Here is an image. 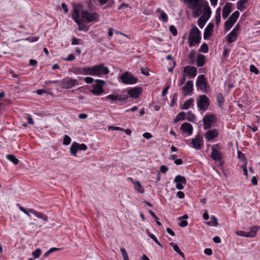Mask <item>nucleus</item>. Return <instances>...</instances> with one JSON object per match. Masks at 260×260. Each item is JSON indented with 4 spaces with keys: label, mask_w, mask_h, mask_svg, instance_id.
Returning a JSON list of instances; mask_svg holds the SVG:
<instances>
[{
    "label": "nucleus",
    "mask_w": 260,
    "mask_h": 260,
    "mask_svg": "<svg viewBox=\"0 0 260 260\" xmlns=\"http://www.w3.org/2000/svg\"><path fill=\"white\" fill-rule=\"evenodd\" d=\"M143 136L146 139H149L152 137V135L150 133L147 132L144 133L143 134Z\"/></svg>",
    "instance_id": "obj_53"
},
{
    "label": "nucleus",
    "mask_w": 260,
    "mask_h": 260,
    "mask_svg": "<svg viewBox=\"0 0 260 260\" xmlns=\"http://www.w3.org/2000/svg\"><path fill=\"white\" fill-rule=\"evenodd\" d=\"M248 0H239L237 3V8L241 11H243L245 9V4L247 2Z\"/></svg>",
    "instance_id": "obj_30"
},
{
    "label": "nucleus",
    "mask_w": 260,
    "mask_h": 260,
    "mask_svg": "<svg viewBox=\"0 0 260 260\" xmlns=\"http://www.w3.org/2000/svg\"><path fill=\"white\" fill-rule=\"evenodd\" d=\"M184 72L187 73L190 77H194L197 75V69L193 67H185Z\"/></svg>",
    "instance_id": "obj_23"
},
{
    "label": "nucleus",
    "mask_w": 260,
    "mask_h": 260,
    "mask_svg": "<svg viewBox=\"0 0 260 260\" xmlns=\"http://www.w3.org/2000/svg\"><path fill=\"white\" fill-rule=\"evenodd\" d=\"M87 146L85 144H79V146H78V150H85L87 149Z\"/></svg>",
    "instance_id": "obj_52"
},
{
    "label": "nucleus",
    "mask_w": 260,
    "mask_h": 260,
    "mask_svg": "<svg viewBox=\"0 0 260 260\" xmlns=\"http://www.w3.org/2000/svg\"><path fill=\"white\" fill-rule=\"evenodd\" d=\"M232 4L231 3H227L222 8V18L223 19H226L228 18L230 14L232 11Z\"/></svg>",
    "instance_id": "obj_16"
},
{
    "label": "nucleus",
    "mask_w": 260,
    "mask_h": 260,
    "mask_svg": "<svg viewBox=\"0 0 260 260\" xmlns=\"http://www.w3.org/2000/svg\"><path fill=\"white\" fill-rule=\"evenodd\" d=\"M169 30L172 32L174 36H176L177 35V30L176 27L174 25H171L169 27Z\"/></svg>",
    "instance_id": "obj_45"
},
{
    "label": "nucleus",
    "mask_w": 260,
    "mask_h": 260,
    "mask_svg": "<svg viewBox=\"0 0 260 260\" xmlns=\"http://www.w3.org/2000/svg\"><path fill=\"white\" fill-rule=\"evenodd\" d=\"M188 224V222L187 221L184 220L182 221L181 222H179V225L181 227H185L187 226Z\"/></svg>",
    "instance_id": "obj_63"
},
{
    "label": "nucleus",
    "mask_w": 260,
    "mask_h": 260,
    "mask_svg": "<svg viewBox=\"0 0 260 260\" xmlns=\"http://www.w3.org/2000/svg\"><path fill=\"white\" fill-rule=\"evenodd\" d=\"M29 212L31 213L32 214H34L37 217L39 218L43 219L44 221H47L48 219V218L47 216H45L43 214L37 212L36 210H35L33 209H29Z\"/></svg>",
    "instance_id": "obj_25"
},
{
    "label": "nucleus",
    "mask_w": 260,
    "mask_h": 260,
    "mask_svg": "<svg viewBox=\"0 0 260 260\" xmlns=\"http://www.w3.org/2000/svg\"><path fill=\"white\" fill-rule=\"evenodd\" d=\"M217 100L220 105L221 106L222 105L223 102H224V98L223 97V95L221 93H218L217 95Z\"/></svg>",
    "instance_id": "obj_40"
},
{
    "label": "nucleus",
    "mask_w": 260,
    "mask_h": 260,
    "mask_svg": "<svg viewBox=\"0 0 260 260\" xmlns=\"http://www.w3.org/2000/svg\"><path fill=\"white\" fill-rule=\"evenodd\" d=\"M240 15V13L236 11L229 17L224 24V28L226 31L230 30L235 24Z\"/></svg>",
    "instance_id": "obj_5"
},
{
    "label": "nucleus",
    "mask_w": 260,
    "mask_h": 260,
    "mask_svg": "<svg viewBox=\"0 0 260 260\" xmlns=\"http://www.w3.org/2000/svg\"><path fill=\"white\" fill-rule=\"evenodd\" d=\"M17 205L18 206H19V208L21 211H22L23 213L26 214L28 216H30V215L28 213L29 212V209L27 210L25 209L23 207L20 206L19 204H18Z\"/></svg>",
    "instance_id": "obj_48"
},
{
    "label": "nucleus",
    "mask_w": 260,
    "mask_h": 260,
    "mask_svg": "<svg viewBox=\"0 0 260 260\" xmlns=\"http://www.w3.org/2000/svg\"><path fill=\"white\" fill-rule=\"evenodd\" d=\"M82 75H91V68H82Z\"/></svg>",
    "instance_id": "obj_38"
},
{
    "label": "nucleus",
    "mask_w": 260,
    "mask_h": 260,
    "mask_svg": "<svg viewBox=\"0 0 260 260\" xmlns=\"http://www.w3.org/2000/svg\"><path fill=\"white\" fill-rule=\"evenodd\" d=\"M78 146L79 143L74 142L70 147V152L74 156H77V152L79 150Z\"/></svg>",
    "instance_id": "obj_27"
},
{
    "label": "nucleus",
    "mask_w": 260,
    "mask_h": 260,
    "mask_svg": "<svg viewBox=\"0 0 260 260\" xmlns=\"http://www.w3.org/2000/svg\"><path fill=\"white\" fill-rule=\"evenodd\" d=\"M206 3H208L205 1V4L203 3L197 8L191 9L192 10V15L194 18H197L203 14L204 12H203V11H204V6Z\"/></svg>",
    "instance_id": "obj_17"
},
{
    "label": "nucleus",
    "mask_w": 260,
    "mask_h": 260,
    "mask_svg": "<svg viewBox=\"0 0 260 260\" xmlns=\"http://www.w3.org/2000/svg\"><path fill=\"white\" fill-rule=\"evenodd\" d=\"M180 128L182 132L188 134L189 135L192 133V126L189 123L185 122L183 123Z\"/></svg>",
    "instance_id": "obj_21"
},
{
    "label": "nucleus",
    "mask_w": 260,
    "mask_h": 260,
    "mask_svg": "<svg viewBox=\"0 0 260 260\" xmlns=\"http://www.w3.org/2000/svg\"><path fill=\"white\" fill-rule=\"evenodd\" d=\"M177 196L179 198V199H183L185 197V195H184V193L181 191H179L177 192Z\"/></svg>",
    "instance_id": "obj_60"
},
{
    "label": "nucleus",
    "mask_w": 260,
    "mask_h": 260,
    "mask_svg": "<svg viewBox=\"0 0 260 260\" xmlns=\"http://www.w3.org/2000/svg\"><path fill=\"white\" fill-rule=\"evenodd\" d=\"M6 158L14 165H17L19 163V160L13 154L7 155Z\"/></svg>",
    "instance_id": "obj_34"
},
{
    "label": "nucleus",
    "mask_w": 260,
    "mask_h": 260,
    "mask_svg": "<svg viewBox=\"0 0 260 260\" xmlns=\"http://www.w3.org/2000/svg\"><path fill=\"white\" fill-rule=\"evenodd\" d=\"M211 10L208 3L204 6V13L198 19V25L200 28H203L205 25L207 20L210 17Z\"/></svg>",
    "instance_id": "obj_2"
},
{
    "label": "nucleus",
    "mask_w": 260,
    "mask_h": 260,
    "mask_svg": "<svg viewBox=\"0 0 260 260\" xmlns=\"http://www.w3.org/2000/svg\"><path fill=\"white\" fill-rule=\"evenodd\" d=\"M82 19L87 23L93 21H97L98 18V14L96 12L89 13L87 10H83L81 12Z\"/></svg>",
    "instance_id": "obj_9"
},
{
    "label": "nucleus",
    "mask_w": 260,
    "mask_h": 260,
    "mask_svg": "<svg viewBox=\"0 0 260 260\" xmlns=\"http://www.w3.org/2000/svg\"><path fill=\"white\" fill-rule=\"evenodd\" d=\"M185 80H186V76L184 74L183 76V77L180 79V81H179V86H181L182 85V84H183L185 82Z\"/></svg>",
    "instance_id": "obj_61"
},
{
    "label": "nucleus",
    "mask_w": 260,
    "mask_h": 260,
    "mask_svg": "<svg viewBox=\"0 0 260 260\" xmlns=\"http://www.w3.org/2000/svg\"><path fill=\"white\" fill-rule=\"evenodd\" d=\"M196 86L198 89L201 90L203 92H207L208 86L207 85L206 79L203 75H201L198 76Z\"/></svg>",
    "instance_id": "obj_7"
},
{
    "label": "nucleus",
    "mask_w": 260,
    "mask_h": 260,
    "mask_svg": "<svg viewBox=\"0 0 260 260\" xmlns=\"http://www.w3.org/2000/svg\"><path fill=\"white\" fill-rule=\"evenodd\" d=\"M142 93V89L140 87H136L129 89L127 93L129 97L138 99Z\"/></svg>",
    "instance_id": "obj_12"
},
{
    "label": "nucleus",
    "mask_w": 260,
    "mask_h": 260,
    "mask_svg": "<svg viewBox=\"0 0 260 260\" xmlns=\"http://www.w3.org/2000/svg\"><path fill=\"white\" fill-rule=\"evenodd\" d=\"M196 116L191 111H188L186 115V119L187 120L193 122L194 121Z\"/></svg>",
    "instance_id": "obj_36"
},
{
    "label": "nucleus",
    "mask_w": 260,
    "mask_h": 260,
    "mask_svg": "<svg viewBox=\"0 0 260 260\" xmlns=\"http://www.w3.org/2000/svg\"><path fill=\"white\" fill-rule=\"evenodd\" d=\"M91 68V76H100L102 75H107L109 70L107 67L104 66L103 63L95 65Z\"/></svg>",
    "instance_id": "obj_3"
},
{
    "label": "nucleus",
    "mask_w": 260,
    "mask_h": 260,
    "mask_svg": "<svg viewBox=\"0 0 260 260\" xmlns=\"http://www.w3.org/2000/svg\"><path fill=\"white\" fill-rule=\"evenodd\" d=\"M156 12L160 13V15L159 16L160 19H161L165 22H167L168 21V17L167 14L164 11L161 10L160 8H158L156 10Z\"/></svg>",
    "instance_id": "obj_32"
},
{
    "label": "nucleus",
    "mask_w": 260,
    "mask_h": 260,
    "mask_svg": "<svg viewBox=\"0 0 260 260\" xmlns=\"http://www.w3.org/2000/svg\"><path fill=\"white\" fill-rule=\"evenodd\" d=\"M258 228L256 226H253L251 228L250 231L249 232H246L247 237H254L257 234Z\"/></svg>",
    "instance_id": "obj_31"
},
{
    "label": "nucleus",
    "mask_w": 260,
    "mask_h": 260,
    "mask_svg": "<svg viewBox=\"0 0 260 260\" xmlns=\"http://www.w3.org/2000/svg\"><path fill=\"white\" fill-rule=\"evenodd\" d=\"M84 80L85 82L87 84H91L93 83L94 81V79L92 78L89 77H85L84 78Z\"/></svg>",
    "instance_id": "obj_49"
},
{
    "label": "nucleus",
    "mask_w": 260,
    "mask_h": 260,
    "mask_svg": "<svg viewBox=\"0 0 260 260\" xmlns=\"http://www.w3.org/2000/svg\"><path fill=\"white\" fill-rule=\"evenodd\" d=\"M205 57L202 54H199L198 55L197 65L199 67H203L205 63Z\"/></svg>",
    "instance_id": "obj_28"
},
{
    "label": "nucleus",
    "mask_w": 260,
    "mask_h": 260,
    "mask_svg": "<svg viewBox=\"0 0 260 260\" xmlns=\"http://www.w3.org/2000/svg\"><path fill=\"white\" fill-rule=\"evenodd\" d=\"M185 115L186 114L184 112H181L177 115V116L178 117V118H180L179 119H180V120H182L184 119Z\"/></svg>",
    "instance_id": "obj_55"
},
{
    "label": "nucleus",
    "mask_w": 260,
    "mask_h": 260,
    "mask_svg": "<svg viewBox=\"0 0 260 260\" xmlns=\"http://www.w3.org/2000/svg\"><path fill=\"white\" fill-rule=\"evenodd\" d=\"M187 5L188 7L191 9L197 8L199 5L203 3L200 0H183Z\"/></svg>",
    "instance_id": "obj_19"
},
{
    "label": "nucleus",
    "mask_w": 260,
    "mask_h": 260,
    "mask_svg": "<svg viewBox=\"0 0 260 260\" xmlns=\"http://www.w3.org/2000/svg\"><path fill=\"white\" fill-rule=\"evenodd\" d=\"M209 100L206 95H199L197 99L198 108L201 111H206L209 107Z\"/></svg>",
    "instance_id": "obj_4"
},
{
    "label": "nucleus",
    "mask_w": 260,
    "mask_h": 260,
    "mask_svg": "<svg viewBox=\"0 0 260 260\" xmlns=\"http://www.w3.org/2000/svg\"><path fill=\"white\" fill-rule=\"evenodd\" d=\"M193 102L194 100L193 99H189L184 103L182 109L185 110L188 109L191 105H193Z\"/></svg>",
    "instance_id": "obj_33"
},
{
    "label": "nucleus",
    "mask_w": 260,
    "mask_h": 260,
    "mask_svg": "<svg viewBox=\"0 0 260 260\" xmlns=\"http://www.w3.org/2000/svg\"><path fill=\"white\" fill-rule=\"evenodd\" d=\"M240 26L239 24H237L234 29L232 30V31H234L235 32H237L238 34Z\"/></svg>",
    "instance_id": "obj_62"
},
{
    "label": "nucleus",
    "mask_w": 260,
    "mask_h": 260,
    "mask_svg": "<svg viewBox=\"0 0 260 260\" xmlns=\"http://www.w3.org/2000/svg\"><path fill=\"white\" fill-rule=\"evenodd\" d=\"M213 29V24L212 23H210L208 24L205 29L204 32V39L206 40L208 39L212 33Z\"/></svg>",
    "instance_id": "obj_20"
},
{
    "label": "nucleus",
    "mask_w": 260,
    "mask_h": 260,
    "mask_svg": "<svg viewBox=\"0 0 260 260\" xmlns=\"http://www.w3.org/2000/svg\"><path fill=\"white\" fill-rule=\"evenodd\" d=\"M183 93L184 96L190 94L193 90V82L192 81H187L186 84L183 87Z\"/></svg>",
    "instance_id": "obj_15"
},
{
    "label": "nucleus",
    "mask_w": 260,
    "mask_h": 260,
    "mask_svg": "<svg viewBox=\"0 0 260 260\" xmlns=\"http://www.w3.org/2000/svg\"><path fill=\"white\" fill-rule=\"evenodd\" d=\"M82 68L75 67L73 69V72L77 75L82 74Z\"/></svg>",
    "instance_id": "obj_46"
},
{
    "label": "nucleus",
    "mask_w": 260,
    "mask_h": 260,
    "mask_svg": "<svg viewBox=\"0 0 260 260\" xmlns=\"http://www.w3.org/2000/svg\"><path fill=\"white\" fill-rule=\"evenodd\" d=\"M211 219L213 220V221L206 222V224L210 226H217L218 224L217 219L215 216H211Z\"/></svg>",
    "instance_id": "obj_37"
},
{
    "label": "nucleus",
    "mask_w": 260,
    "mask_h": 260,
    "mask_svg": "<svg viewBox=\"0 0 260 260\" xmlns=\"http://www.w3.org/2000/svg\"><path fill=\"white\" fill-rule=\"evenodd\" d=\"M79 15H80V13H79V10H78V9L74 8L73 10L72 17L78 25L82 24V22L79 18Z\"/></svg>",
    "instance_id": "obj_24"
},
{
    "label": "nucleus",
    "mask_w": 260,
    "mask_h": 260,
    "mask_svg": "<svg viewBox=\"0 0 260 260\" xmlns=\"http://www.w3.org/2000/svg\"><path fill=\"white\" fill-rule=\"evenodd\" d=\"M77 84V80L72 78H66L60 81V86L63 88H70Z\"/></svg>",
    "instance_id": "obj_11"
},
{
    "label": "nucleus",
    "mask_w": 260,
    "mask_h": 260,
    "mask_svg": "<svg viewBox=\"0 0 260 260\" xmlns=\"http://www.w3.org/2000/svg\"><path fill=\"white\" fill-rule=\"evenodd\" d=\"M160 170L161 173H166L168 171V168L166 166L162 165L160 166Z\"/></svg>",
    "instance_id": "obj_56"
},
{
    "label": "nucleus",
    "mask_w": 260,
    "mask_h": 260,
    "mask_svg": "<svg viewBox=\"0 0 260 260\" xmlns=\"http://www.w3.org/2000/svg\"><path fill=\"white\" fill-rule=\"evenodd\" d=\"M211 149L212 152L211 154V156L212 158L215 161H218L221 163L222 160L221 155L220 152L214 147V146H212L211 147Z\"/></svg>",
    "instance_id": "obj_18"
},
{
    "label": "nucleus",
    "mask_w": 260,
    "mask_h": 260,
    "mask_svg": "<svg viewBox=\"0 0 260 260\" xmlns=\"http://www.w3.org/2000/svg\"><path fill=\"white\" fill-rule=\"evenodd\" d=\"M141 73L143 74L144 75H146V76H149V71L147 69L141 68Z\"/></svg>",
    "instance_id": "obj_54"
},
{
    "label": "nucleus",
    "mask_w": 260,
    "mask_h": 260,
    "mask_svg": "<svg viewBox=\"0 0 260 260\" xmlns=\"http://www.w3.org/2000/svg\"><path fill=\"white\" fill-rule=\"evenodd\" d=\"M106 99L111 100L112 101H117L119 100L118 95L110 94L106 96Z\"/></svg>",
    "instance_id": "obj_44"
},
{
    "label": "nucleus",
    "mask_w": 260,
    "mask_h": 260,
    "mask_svg": "<svg viewBox=\"0 0 260 260\" xmlns=\"http://www.w3.org/2000/svg\"><path fill=\"white\" fill-rule=\"evenodd\" d=\"M32 254L35 258H38L39 257L41 254V250L39 248H38L35 251H33Z\"/></svg>",
    "instance_id": "obj_41"
},
{
    "label": "nucleus",
    "mask_w": 260,
    "mask_h": 260,
    "mask_svg": "<svg viewBox=\"0 0 260 260\" xmlns=\"http://www.w3.org/2000/svg\"><path fill=\"white\" fill-rule=\"evenodd\" d=\"M236 234L240 236L247 237V233L244 231H237L236 232Z\"/></svg>",
    "instance_id": "obj_51"
},
{
    "label": "nucleus",
    "mask_w": 260,
    "mask_h": 260,
    "mask_svg": "<svg viewBox=\"0 0 260 260\" xmlns=\"http://www.w3.org/2000/svg\"><path fill=\"white\" fill-rule=\"evenodd\" d=\"M238 34L234 31H231L226 37L227 41L229 43L234 42L237 39Z\"/></svg>",
    "instance_id": "obj_26"
},
{
    "label": "nucleus",
    "mask_w": 260,
    "mask_h": 260,
    "mask_svg": "<svg viewBox=\"0 0 260 260\" xmlns=\"http://www.w3.org/2000/svg\"><path fill=\"white\" fill-rule=\"evenodd\" d=\"M250 71L251 72L254 73L255 74H258L259 73L258 70L254 65H250Z\"/></svg>",
    "instance_id": "obj_47"
},
{
    "label": "nucleus",
    "mask_w": 260,
    "mask_h": 260,
    "mask_svg": "<svg viewBox=\"0 0 260 260\" xmlns=\"http://www.w3.org/2000/svg\"><path fill=\"white\" fill-rule=\"evenodd\" d=\"M174 182L176 183V187L179 190L183 189L184 187L183 184H186L187 183L186 178L181 175L176 176L174 179Z\"/></svg>",
    "instance_id": "obj_13"
},
{
    "label": "nucleus",
    "mask_w": 260,
    "mask_h": 260,
    "mask_svg": "<svg viewBox=\"0 0 260 260\" xmlns=\"http://www.w3.org/2000/svg\"><path fill=\"white\" fill-rule=\"evenodd\" d=\"M201 40V31L198 28L193 26L189 32L188 45L190 47L196 46L200 43Z\"/></svg>",
    "instance_id": "obj_1"
},
{
    "label": "nucleus",
    "mask_w": 260,
    "mask_h": 260,
    "mask_svg": "<svg viewBox=\"0 0 260 260\" xmlns=\"http://www.w3.org/2000/svg\"><path fill=\"white\" fill-rule=\"evenodd\" d=\"M148 235L149 236L150 238H151L157 244H158L160 247H162V245L159 243V242L157 239L156 237L153 234L150 233L148 230L146 231Z\"/></svg>",
    "instance_id": "obj_35"
},
{
    "label": "nucleus",
    "mask_w": 260,
    "mask_h": 260,
    "mask_svg": "<svg viewBox=\"0 0 260 260\" xmlns=\"http://www.w3.org/2000/svg\"><path fill=\"white\" fill-rule=\"evenodd\" d=\"M71 141V139L69 136L68 135H65L64 136L63 141V144L65 145H68L69 144H70Z\"/></svg>",
    "instance_id": "obj_42"
},
{
    "label": "nucleus",
    "mask_w": 260,
    "mask_h": 260,
    "mask_svg": "<svg viewBox=\"0 0 260 260\" xmlns=\"http://www.w3.org/2000/svg\"><path fill=\"white\" fill-rule=\"evenodd\" d=\"M214 116L213 115H205L203 119L204 128L209 129L214 122Z\"/></svg>",
    "instance_id": "obj_14"
},
{
    "label": "nucleus",
    "mask_w": 260,
    "mask_h": 260,
    "mask_svg": "<svg viewBox=\"0 0 260 260\" xmlns=\"http://www.w3.org/2000/svg\"><path fill=\"white\" fill-rule=\"evenodd\" d=\"M199 51L200 52H204V53H207L208 52V45L206 43H204L203 44L200 49H199Z\"/></svg>",
    "instance_id": "obj_39"
},
{
    "label": "nucleus",
    "mask_w": 260,
    "mask_h": 260,
    "mask_svg": "<svg viewBox=\"0 0 260 260\" xmlns=\"http://www.w3.org/2000/svg\"><path fill=\"white\" fill-rule=\"evenodd\" d=\"M218 136V132L216 129L209 130L206 133V139L208 141L213 140Z\"/></svg>",
    "instance_id": "obj_22"
},
{
    "label": "nucleus",
    "mask_w": 260,
    "mask_h": 260,
    "mask_svg": "<svg viewBox=\"0 0 260 260\" xmlns=\"http://www.w3.org/2000/svg\"><path fill=\"white\" fill-rule=\"evenodd\" d=\"M213 241L216 243H219L221 242V239L218 236H215L213 239Z\"/></svg>",
    "instance_id": "obj_64"
},
{
    "label": "nucleus",
    "mask_w": 260,
    "mask_h": 260,
    "mask_svg": "<svg viewBox=\"0 0 260 260\" xmlns=\"http://www.w3.org/2000/svg\"><path fill=\"white\" fill-rule=\"evenodd\" d=\"M75 59V56L73 54H70L68 56L67 58L63 59V60L66 61H72Z\"/></svg>",
    "instance_id": "obj_50"
},
{
    "label": "nucleus",
    "mask_w": 260,
    "mask_h": 260,
    "mask_svg": "<svg viewBox=\"0 0 260 260\" xmlns=\"http://www.w3.org/2000/svg\"><path fill=\"white\" fill-rule=\"evenodd\" d=\"M220 13H221V8L218 7L215 12V23L217 25H219L220 23Z\"/></svg>",
    "instance_id": "obj_29"
},
{
    "label": "nucleus",
    "mask_w": 260,
    "mask_h": 260,
    "mask_svg": "<svg viewBox=\"0 0 260 260\" xmlns=\"http://www.w3.org/2000/svg\"><path fill=\"white\" fill-rule=\"evenodd\" d=\"M118 97L119 99V100L118 101H122V100L126 101L128 98V95H118Z\"/></svg>",
    "instance_id": "obj_59"
},
{
    "label": "nucleus",
    "mask_w": 260,
    "mask_h": 260,
    "mask_svg": "<svg viewBox=\"0 0 260 260\" xmlns=\"http://www.w3.org/2000/svg\"><path fill=\"white\" fill-rule=\"evenodd\" d=\"M95 82L97 84L93 85L91 92L96 95H100L104 92L103 86L106 84V82L100 79H96Z\"/></svg>",
    "instance_id": "obj_8"
},
{
    "label": "nucleus",
    "mask_w": 260,
    "mask_h": 260,
    "mask_svg": "<svg viewBox=\"0 0 260 260\" xmlns=\"http://www.w3.org/2000/svg\"><path fill=\"white\" fill-rule=\"evenodd\" d=\"M204 253L207 255H211L212 254V250L210 248H206L204 250Z\"/></svg>",
    "instance_id": "obj_57"
},
{
    "label": "nucleus",
    "mask_w": 260,
    "mask_h": 260,
    "mask_svg": "<svg viewBox=\"0 0 260 260\" xmlns=\"http://www.w3.org/2000/svg\"><path fill=\"white\" fill-rule=\"evenodd\" d=\"M122 82L125 84H134L138 81L137 78L134 77L131 73L126 72L120 76Z\"/></svg>",
    "instance_id": "obj_6"
},
{
    "label": "nucleus",
    "mask_w": 260,
    "mask_h": 260,
    "mask_svg": "<svg viewBox=\"0 0 260 260\" xmlns=\"http://www.w3.org/2000/svg\"><path fill=\"white\" fill-rule=\"evenodd\" d=\"M191 143L193 148L196 150H200L204 145L203 137L200 135H197L194 138L192 139Z\"/></svg>",
    "instance_id": "obj_10"
},
{
    "label": "nucleus",
    "mask_w": 260,
    "mask_h": 260,
    "mask_svg": "<svg viewBox=\"0 0 260 260\" xmlns=\"http://www.w3.org/2000/svg\"><path fill=\"white\" fill-rule=\"evenodd\" d=\"M109 128L112 129V130H117V131H123L124 130L123 128L118 127V126H109Z\"/></svg>",
    "instance_id": "obj_58"
},
{
    "label": "nucleus",
    "mask_w": 260,
    "mask_h": 260,
    "mask_svg": "<svg viewBox=\"0 0 260 260\" xmlns=\"http://www.w3.org/2000/svg\"><path fill=\"white\" fill-rule=\"evenodd\" d=\"M120 251L124 260H129L128 256L125 249L122 248L120 249Z\"/></svg>",
    "instance_id": "obj_43"
}]
</instances>
